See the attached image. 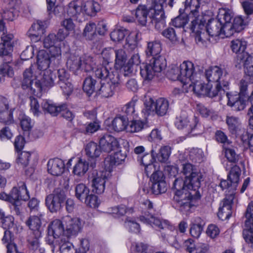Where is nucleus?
Returning a JSON list of instances; mask_svg holds the SVG:
<instances>
[{
  "label": "nucleus",
  "mask_w": 253,
  "mask_h": 253,
  "mask_svg": "<svg viewBox=\"0 0 253 253\" xmlns=\"http://www.w3.org/2000/svg\"><path fill=\"white\" fill-rule=\"evenodd\" d=\"M202 173L199 170L189 176L175 178L171 187L172 200L181 211H187L193 207H197L202 195L199 190L204 180Z\"/></svg>",
  "instance_id": "nucleus-1"
},
{
  "label": "nucleus",
  "mask_w": 253,
  "mask_h": 253,
  "mask_svg": "<svg viewBox=\"0 0 253 253\" xmlns=\"http://www.w3.org/2000/svg\"><path fill=\"white\" fill-rule=\"evenodd\" d=\"M205 75L208 83L206 84L202 83L195 84L193 90L197 94L210 97H221L229 90L228 73L223 65L211 66L205 71Z\"/></svg>",
  "instance_id": "nucleus-2"
},
{
  "label": "nucleus",
  "mask_w": 253,
  "mask_h": 253,
  "mask_svg": "<svg viewBox=\"0 0 253 253\" xmlns=\"http://www.w3.org/2000/svg\"><path fill=\"white\" fill-rule=\"evenodd\" d=\"M112 64V63H111ZM95 76L100 79L97 94L105 98L112 96L120 84L119 72L112 68L110 62L100 65L95 71Z\"/></svg>",
  "instance_id": "nucleus-3"
},
{
  "label": "nucleus",
  "mask_w": 253,
  "mask_h": 253,
  "mask_svg": "<svg viewBox=\"0 0 253 253\" xmlns=\"http://www.w3.org/2000/svg\"><path fill=\"white\" fill-rule=\"evenodd\" d=\"M99 10V4L93 0L85 2L82 0H75L69 3L67 13L71 17L81 22L85 14L94 16Z\"/></svg>",
  "instance_id": "nucleus-4"
},
{
  "label": "nucleus",
  "mask_w": 253,
  "mask_h": 253,
  "mask_svg": "<svg viewBox=\"0 0 253 253\" xmlns=\"http://www.w3.org/2000/svg\"><path fill=\"white\" fill-rule=\"evenodd\" d=\"M142 208L147 210L144 211L143 215L140 216V220L153 228H158L163 230H168L170 231L175 229V227L172 225L167 220H161L154 216L155 210L153 208V203L148 199L142 202Z\"/></svg>",
  "instance_id": "nucleus-5"
},
{
  "label": "nucleus",
  "mask_w": 253,
  "mask_h": 253,
  "mask_svg": "<svg viewBox=\"0 0 253 253\" xmlns=\"http://www.w3.org/2000/svg\"><path fill=\"white\" fill-rule=\"evenodd\" d=\"M167 66L165 58L161 55L152 57L149 63H142L140 67V74L144 80L150 81L157 73L161 72Z\"/></svg>",
  "instance_id": "nucleus-6"
},
{
  "label": "nucleus",
  "mask_w": 253,
  "mask_h": 253,
  "mask_svg": "<svg viewBox=\"0 0 253 253\" xmlns=\"http://www.w3.org/2000/svg\"><path fill=\"white\" fill-rule=\"evenodd\" d=\"M176 0H154L152 3L154 13L151 18V22L155 25V29L161 30L166 25L164 5H168L171 8Z\"/></svg>",
  "instance_id": "nucleus-7"
},
{
  "label": "nucleus",
  "mask_w": 253,
  "mask_h": 253,
  "mask_svg": "<svg viewBox=\"0 0 253 253\" xmlns=\"http://www.w3.org/2000/svg\"><path fill=\"white\" fill-rule=\"evenodd\" d=\"M29 199V193L25 183H23L18 187H13L9 194L5 192L0 193V199L12 204L15 206V210L17 214L20 213L18 207L21 204L20 201H25Z\"/></svg>",
  "instance_id": "nucleus-8"
},
{
  "label": "nucleus",
  "mask_w": 253,
  "mask_h": 253,
  "mask_svg": "<svg viewBox=\"0 0 253 253\" xmlns=\"http://www.w3.org/2000/svg\"><path fill=\"white\" fill-rule=\"evenodd\" d=\"M41 106L45 114L49 113L53 116H57L59 113L62 112V117L71 122V124L75 118V113L67 109V105L65 103L57 105L51 100H44L41 103Z\"/></svg>",
  "instance_id": "nucleus-9"
},
{
  "label": "nucleus",
  "mask_w": 253,
  "mask_h": 253,
  "mask_svg": "<svg viewBox=\"0 0 253 253\" xmlns=\"http://www.w3.org/2000/svg\"><path fill=\"white\" fill-rule=\"evenodd\" d=\"M66 199L65 191L60 188H56L52 194L46 196L45 205L50 212H56L63 208Z\"/></svg>",
  "instance_id": "nucleus-10"
},
{
  "label": "nucleus",
  "mask_w": 253,
  "mask_h": 253,
  "mask_svg": "<svg viewBox=\"0 0 253 253\" xmlns=\"http://www.w3.org/2000/svg\"><path fill=\"white\" fill-rule=\"evenodd\" d=\"M14 44L12 34L3 35L0 40V61L2 63H11Z\"/></svg>",
  "instance_id": "nucleus-11"
},
{
  "label": "nucleus",
  "mask_w": 253,
  "mask_h": 253,
  "mask_svg": "<svg viewBox=\"0 0 253 253\" xmlns=\"http://www.w3.org/2000/svg\"><path fill=\"white\" fill-rule=\"evenodd\" d=\"M42 71L43 74L41 80L35 82L34 95L37 96H41V93L43 89H45V87L53 86L56 80V72L47 69Z\"/></svg>",
  "instance_id": "nucleus-12"
},
{
  "label": "nucleus",
  "mask_w": 253,
  "mask_h": 253,
  "mask_svg": "<svg viewBox=\"0 0 253 253\" xmlns=\"http://www.w3.org/2000/svg\"><path fill=\"white\" fill-rule=\"evenodd\" d=\"M246 220L243 230V237L248 244H253V201L251 202L245 213Z\"/></svg>",
  "instance_id": "nucleus-13"
},
{
  "label": "nucleus",
  "mask_w": 253,
  "mask_h": 253,
  "mask_svg": "<svg viewBox=\"0 0 253 253\" xmlns=\"http://www.w3.org/2000/svg\"><path fill=\"white\" fill-rule=\"evenodd\" d=\"M174 125L177 129H186L188 132H190L199 129L201 126V124L199 123V119L197 117L194 116L192 122L191 123L185 112H182L180 115L175 118Z\"/></svg>",
  "instance_id": "nucleus-14"
},
{
  "label": "nucleus",
  "mask_w": 253,
  "mask_h": 253,
  "mask_svg": "<svg viewBox=\"0 0 253 253\" xmlns=\"http://www.w3.org/2000/svg\"><path fill=\"white\" fill-rule=\"evenodd\" d=\"M109 173L107 171L93 170L90 178L92 179V192L101 194L104 192L105 184L108 180Z\"/></svg>",
  "instance_id": "nucleus-15"
},
{
  "label": "nucleus",
  "mask_w": 253,
  "mask_h": 253,
  "mask_svg": "<svg viewBox=\"0 0 253 253\" xmlns=\"http://www.w3.org/2000/svg\"><path fill=\"white\" fill-rule=\"evenodd\" d=\"M206 29L208 35L211 37H217L223 36L226 37L231 36L230 32L226 31L223 26V23L220 21V19L211 18L206 26Z\"/></svg>",
  "instance_id": "nucleus-16"
},
{
  "label": "nucleus",
  "mask_w": 253,
  "mask_h": 253,
  "mask_svg": "<svg viewBox=\"0 0 253 253\" xmlns=\"http://www.w3.org/2000/svg\"><path fill=\"white\" fill-rule=\"evenodd\" d=\"M247 47V42L245 41L236 39L231 42V48L233 52L237 54V67L239 68L243 66L244 68V61L247 58V56L253 57L248 52H245Z\"/></svg>",
  "instance_id": "nucleus-17"
},
{
  "label": "nucleus",
  "mask_w": 253,
  "mask_h": 253,
  "mask_svg": "<svg viewBox=\"0 0 253 253\" xmlns=\"http://www.w3.org/2000/svg\"><path fill=\"white\" fill-rule=\"evenodd\" d=\"M10 101L7 97L0 95V122L5 125L13 122L14 108H10Z\"/></svg>",
  "instance_id": "nucleus-18"
},
{
  "label": "nucleus",
  "mask_w": 253,
  "mask_h": 253,
  "mask_svg": "<svg viewBox=\"0 0 253 253\" xmlns=\"http://www.w3.org/2000/svg\"><path fill=\"white\" fill-rule=\"evenodd\" d=\"M225 94L228 99L227 105L230 107L233 111H240L245 108L247 97L239 95L237 91L227 90Z\"/></svg>",
  "instance_id": "nucleus-19"
},
{
  "label": "nucleus",
  "mask_w": 253,
  "mask_h": 253,
  "mask_svg": "<svg viewBox=\"0 0 253 253\" xmlns=\"http://www.w3.org/2000/svg\"><path fill=\"white\" fill-rule=\"evenodd\" d=\"M58 76L57 84L62 89L63 94L69 96L73 92V86L71 83L70 75L63 68L57 70L56 76Z\"/></svg>",
  "instance_id": "nucleus-20"
},
{
  "label": "nucleus",
  "mask_w": 253,
  "mask_h": 253,
  "mask_svg": "<svg viewBox=\"0 0 253 253\" xmlns=\"http://www.w3.org/2000/svg\"><path fill=\"white\" fill-rule=\"evenodd\" d=\"M63 222L65 228L64 233L68 238L76 236L82 230V221L78 217L71 218L67 216L63 219Z\"/></svg>",
  "instance_id": "nucleus-21"
},
{
  "label": "nucleus",
  "mask_w": 253,
  "mask_h": 253,
  "mask_svg": "<svg viewBox=\"0 0 253 253\" xmlns=\"http://www.w3.org/2000/svg\"><path fill=\"white\" fill-rule=\"evenodd\" d=\"M179 70L181 75V83L184 84H188L189 82L195 83V84L197 83V81L195 80V76L196 73L195 72V67L194 64L189 61H185L180 64Z\"/></svg>",
  "instance_id": "nucleus-22"
},
{
  "label": "nucleus",
  "mask_w": 253,
  "mask_h": 253,
  "mask_svg": "<svg viewBox=\"0 0 253 253\" xmlns=\"http://www.w3.org/2000/svg\"><path fill=\"white\" fill-rule=\"evenodd\" d=\"M150 181L152 182L151 189L153 194L159 195L167 191V184L163 172H159L150 176Z\"/></svg>",
  "instance_id": "nucleus-23"
},
{
  "label": "nucleus",
  "mask_w": 253,
  "mask_h": 253,
  "mask_svg": "<svg viewBox=\"0 0 253 253\" xmlns=\"http://www.w3.org/2000/svg\"><path fill=\"white\" fill-rule=\"evenodd\" d=\"M44 47L48 49V52L53 57H60L61 55V43L56 38L55 34H50L43 42Z\"/></svg>",
  "instance_id": "nucleus-24"
},
{
  "label": "nucleus",
  "mask_w": 253,
  "mask_h": 253,
  "mask_svg": "<svg viewBox=\"0 0 253 253\" xmlns=\"http://www.w3.org/2000/svg\"><path fill=\"white\" fill-rule=\"evenodd\" d=\"M99 144L102 151L106 153L115 151L120 146L118 140L108 133H105L100 137Z\"/></svg>",
  "instance_id": "nucleus-25"
},
{
  "label": "nucleus",
  "mask_w": 253,
  "mask_h": 253,
  "mask_svg": "<svg viewBox=\"0 0 253 253\" xmlns=\"http://www.w3.org/2000/svg\"><path fill=\"white\" fill-rule=\"evenodd\" d=\"M45 22L38 20L33 23L28 31L27 35L30 38L32 42H39L45 32Z\"/></svg>",
  "instance_id": "nucleus-26"
},
{
  "label": "nucleus",
  "mask_w": 253,
  "mask_h": 253,
  "mask_svg": "<svg viewBox=\"0 0 253 253\" xmlns=\"http://www.w3.org/2000/svg\"><path fill=\"white\" fill-rule=\"evenodd\" d=\"M44 216V213L38 212L36 215H31L26 221V225L33 231L34 235L41 237L42 219Z\"/></svg>",
  "instance_id": "nucleus-27"
},
{
  "label": "nucleus",
  "mask_w": 253,
  "mask_h": 253,
  "mask_svg": "<svg viewBox=\"0 0 253 253\" xmlns=\"http://www.w3.org/2000/svg\"><path fill=\"white\" fill-rule=\"evenodd\" d=\"M48 172L54 176H60L64 171L65 166L61 159L55 158L50 159L47 164Z\"/></svg>",
  "instance_id": "nucleus-28"
},
{
  "label": "nucleus",
  "mask_w": 253,
  "mask_h": 253,
  "mask_svg": "<svg viewBox=\"0 0 253 253\" xmlns=\"http://www.w3.org/2000/svg\"><path fill=\"white\" fill-rule=\"evenodd\" d=\"M137 101V96H133L131 100L122 108V114L121 115L127 119L129 122L137 118V113L135 110V106Z\"/></svg>",
  "instance_id": "nucleus-29"
},
{
  "label": "nucleus",
  "mask_w": 253,
  "mask_h": 253,
  "mask_svg": "<svg viewBox=\"0 0 253 253\" xmlns=\"http://www.w3.org/2000/svg\"><path fill=\"white\" fill-rule=\"evenodd\" d=\"M38 80L36 77L33 76L32 69L29 68L26 69L23 73V79L22 82L21 86L24 89H27L28 92L34 95V89L35 82Z\"/></svg>",
  "instance_id": "nucleus-30"
},
{
  "label": "nucleus",
  "mask_w": 253,
  "mask_h": 253,
  "mask_svg": "<svg viewBox=\"0 0 253 253\" xmlns=\"http://www.w3.org/2000/svg\"><path fill=\"white\" fill-rule=\"evenodd\" d=\"M56 57L52 56L48 51L45 50H40L37 53V65L39 70H45L47 69L52 61L53 58Z\"/></svg>",
  "instance_id": "nucleus-31"
},
{
  "label": "nucleus",
  "mask_w": 253,
  "mask_h": 253,
  "mask_svg": "<svg viewBox=\"0 0 253 253\" xmlns=\"http://www.w3.org/2000/svg\"><path fill=\"white\" fill-rule=\"evenodd\" d=\"M195 18L191 22L190 25V30L192 33L195 34V41L197 42H203L204 41L202 37V31L205 27L206 20L204 18H202L200 20L197 16H194Z\"/></svg>",
  "instance_id": "nucleus-32"
},
{
  "label": "nucleus",
  "mask_w": 253,
  "mask_h": 253,
  "mask_svg": "<svg viewBox=\"0 0 253 253\" xmlns=\"http://www.w3.org/2000/svg\"><path fill=\"white\" fill-rule=\"evenodd\" d=\"M59 219H55L52 221L48 226V234L52 236H55L60 239L62 237H66L64 232L65 229V224Z\"/></svg>",
  "instance_id": "nucleus-33"
},
{
  "label": "nucleus",
  "mask_w": 253,
  "mask_h": 253,
  "mask_svg": "<svg viewBox=\"0 0 253 253\" xmlns=\"http://www.w3.org/2000/svg\"><path fill=\"white\" fill-rule=\"evenodd\" d=\"M126 157V154L123 153L122 150L116 151L113 155H111L105 158L104 160L105 167L110 169L114 165L121 164Z\"/></svg>",
  "instance_id": "nucleus-34"
},
{
  "label": "nucleus",
  "mask_w": 253,
  "mask_h": 253,
  "mask_svg": "<svg viewBox=\"0 0 253 253\" xmlns=\"http://www.w3.org/2000/svg\"><path fill=\"white\" fill-rule=\"evenodd\" d=\"M226 123L228 126L229 131L236 137L242 132V125L239 118L234 116H227Z\"/></svg>",
  "instance_id": "nucleus-35"
},
{
  "label": "nucleus",
  "mask_w": 253,
  "mask_h": 253,
  "mask_svg": "<svg viewBox=\"0 0 253 253\" xmlns=\"http://www.w3.org/2000/svg\"><path fill=\"white\" fill-rule=\"evenodd\" d=\"M108 62L109 61L107 60H104L101 65H98L96 67V64L93 61V58L89 56H85L84 57H83L82 67L81 68L80 71L86 73L94 71L95 73V71L98 67L103 65L104 66H106Z\"/></svg>",
  "instance_id": "nucleus-36"
},
{
  "label": "nucleus",
  "mask_w": 253,
  "mask_h": 253,
  "mask_svg": "<svg viewBox=\"0 0 253 253\" xmlns=\"http://www.w3.org/2000/svg\"><path fill=\"white\" fill-rule=\"evenodd\" d=\"M232 203L227 199H225L223 202V205L220 207L217 213L218 218L222 220L229 219L232 214Z\"/></svg>",
  "instance_id": "nucleus-37"
},
{
  "label": "nucleus",
  "mask_w": 253,
  "mask_h": 253,
  "mask_svg": "<svg viewBox=\"0 0 253 253\" xmlns=\"http://www.w3.org/2000/svg\"><path fill=\"white\" fill-rule=\"evenodd\" d=\"M82 58L74 54H71L67 59L66 66L70 71L78 74L82 67Z\"/></svg>",
  "instance_id": "nucleus-38"
},
{
  "label": "nucleus",
  "mask_w": 253,
  "mask_h": 253,
  "mask_svg": "<svg viewBox=\"0 0 253 253\" xmlns=\"http://www.w3.org/2000/svg\"><path fill=\"white\" fill-rule=\"evenodd\" d=\"M149 13V10L145 5H139L135 10V18L141 26H145L147 21V18Z\"/></svg>",
  "instance_id": "nucleus-39"
},
{
  "label": "nucleus",
  "mask_w": 253,
  "mask_h": 253,
  "mask_svg": "<svg viewBox=\"0 0 253 253\" xmlns=\"http://www.w3.org/2000/svg\"><path fill=\"white\" fill-rule=\"evenodd\" d=\"M162 51L161 43L159 41H152L147 42V46L145 49V53L148 57H155L161 56Z\"/></svg>",
  "instance_id": "nucleus-40"
},
{
  "label": "nucleus",
  "mask_w": 253,
  "mask_h": 253,
  "mask_svg": "<svg viewBox=\"0 0 253 253\" xmlns=\"http://www.w3.org/2000/svg\"><path fill=\"white\" fill-rule=\"evenodd\" d=\"M169 108V101L165 98H160L156 100L155 103V113L159 116H164L168 112Z\"/></svg>",
  "instance_id": "nucleus-41"
},
{
  "label": "nucleus",
  "mask_w": 253,
  "mask_h": 253,
  "mask_svg": "<svg viewBox=\"0 0 253 253\" xmlns=\"http://www.w3.org/2000/svg\"><path fill=\"white\" fill-rule=\"evenodd\" d=\"M129 122L121 115H117L112 121V128L116 132H120L127 129Z\"/></svg>",
  "instance_id": "nucleus-42"
},
{
  "label": "nucleus",
  "mask_w": 253,
  "mask_h": 253,
  "mask_svg": "<svg viewBox=\"0 0 253 253\" xmlns=\"http://www.w3.org/2000/svg\"><path fill=\"white\" fill-rule=\"evenodd\" d=\"M99 83L92 77H87L84 82L83 89L84 91L89 96L94 92L97 93Z\"/></svg>",
  "instance_id": "nucleus-43"
},
{
  "label": "nucleus",
  "mask_w": 253,
  "mask_h": 253,
  "mask_svg": "<svg viewBox=\"0 0 253 253\" xmlns=\"http://www.w3.org/2000/svg\"><path fill=\"white\" fill-rule=\"evenodd\" d=\"M16 153V163L23 168L27 167L29 164L32 157V153L29 151H18Z\"/></svg>",
  "instance_id": "nucleus-44"
},
{
  "label": "nucleus",
  "mask_w": 253,
  "mask_h": 253,
  "mask_svg": "<svg viewBox=\"0 0 253 253\" xmlns=\"http://www.w3.org/2000/svg\"><path fill=\"white\" fill-rule=\"evenodd\" d=\"M58 247L60 253H77L73 244L69 241V238L62 237L58 242Z\"/></svg>",
  "instance_id": "nucleus-45"
},
{
  "label": "nucleus",
  "mask_w": 253,
  "mask_h": 253,
  "mask_svg": "<svg viewBox=\"0 0 253 253\" xmlns=\"http://www.w3.org/2000/svg\"><path fill=\"white\" fill-rule=\"evenodd\" d=\"M179 13V15L172 19L170 23V25L173 26L175 28L184 27L188 21V15L187 13L184 12V9L180 8Z\"/></svg>",
  "instance_id": "nucleus-46"
},
{
  "label": "nucleus",
  "mask_w": 253,
  "mask_h": 253,
  "mask_svg": "<svg viewBox=\"0 0 253 253\" xmlns=\"http://www.w3.org/2000/svg\"><path fill=\"white\" fill-rule=\"evenodd\" d=\"M102 150L100 145L94 142L90 141L87 143L85 148V152L86 156L91 158L94 159L98 157Z\"/></svg>",
  "instance_id": "nucleus-47"
},
{
  "label": "nucleus",
  "mask_w": 253,
  "mask_h": 253,
  "mask_svg": "<svg viewBox=\"0 0 253 253\" xmlns=\"http://www.w3.org/2000/svg\"><path fill=\"white\" fill-rule=\"evenodd\" d=\"M96 32V24L94 22H90L85 25L83 33V36L85 40L92 41L97 36Z\"/></svg>",
  "instance_id": "nucleus-48"
},
{
  "label": "nucleus",
  "mask_w": 253,
  "mask_h": 253,
  "mask_svg": "<svg viewBox=\"0 0 253 253\" xmlns=\"http://www.w3.org/2000/svg\"><path fill=\"white\" fill-rule=\"evenodd\" d=\"M88 167L89 163L85 160L80 158L74 166L73 173L78 176H83L88 170Z\"/></svg>",
  "instance_id": "nucleus-49"
},
{
  "label": "nucleus",
  "mask_w": 253,
  "mask_h": 253,
  "mask_svg": "<svg viewBox=\"0 0 253 253\" xmlns=\"http://www.w3.org/2000/svg\"><path fill=\"white\" fill-rule=\"evenodd\" d=\"M205 222L201 218L198 217L195 220V222L193 223L190 227V233L191 236L194 238H198L203 230Z\"/></svg>",
  "instance_id": "nucleus-50"
},
{
  "label": "nucleus",
  "mask_w": 253,
  "mask_h": 253,
  "mask_svg": "<svg viewBox=\"0 0 253 253\" xmlns=\"http://www.w3.org/2000/svg\"><path fill=\"white\" fill-rule=\"evenodd\" d=\"M115 63L114 68H122L126 62L127 56L124 49L120 48L115 50Z\"/></svg>",
  "instance_id": "nucleus-51"
},
{
  "label": "nucleus",
  "mask_w": 253,
  "mask_h": 253,
  "mask_svg": "<svg viewBox=\"0 0 253 253\" xmlns=\"http://www.w3.org/2000/svg\"><path fill=\"white\" fill-rule=\"evenodd\" d=\"M241 173V170L239 166L235 165L231 168L227 175V178L231 184H233V187H236L239 183Z\"/></svg>",
  "instance_id": "nucleus-52"
},
{
  "label": "nucleus",
  "mask_w": 253,
  "mask_h": 253,
  "mask_svg": "<svg viewBox=\"0 0 253 253\" xmlns=\"http://www.w3.org/2000/svg\"><path fill=\"white\" fill-rule=\"evenodd\" d=\"M12 65V62L11 63H2L0 65V83L4 81L5 77H12L13 76Z\"/></svg>",
  "instance_id": "nucleus-53"
},
{
  "label": "nucleus",
  "mask_w": 253,
  "mask_h": 253,
  "mask_svg": "<svg viewBox=\"0 0 253 253\" xmlns=\"http://www.w3.org/2000/svg\"><path fill=\"white\" fill-rule=\"evenodd\" d=\"M247 25L246 21L243 19L242 16H238L234 18L233 22L231 25V30L229 31L232 36L234 32L239 33L243 30Z\"/></svg>",
  "instance_id": "nucleus-54"
},
{
  "label": "nucleus",
  "mask_w": 253,
  "mask_h": 253,
  "mask_svg": "<svg viewBox=\"0 0 253 253\" xmlns=\"http://www.w3.org/2000/svg\"><path fill=\"white\" fill-rule=\"evenodd\" d=\"M243 62L246 78L249 82L253 83V57L247 56Z\"/></svg>",
  "instance_id": "nucleus-55"
},
{
  "label": "nucleus",
  "mask_w": 253,
  "mask_h": 253,
  "mask_svg": "<svg viewBox=\"0 0 253 253\" xmlns=\"http://www.w3.org/2000/svg\"><path fill=\"white\" fill-rule=\"evenodd\" d=\"M184 12L189 14H192L194 16L198 15V9L200 8V2L199 0H191L189 3H187V0L184 2Z\"/></svg>",
  "instance_id": "nucleus-56"
},
{
  "label": "nucleus",
  "mask_w": 253,
  "mask_h": 253,
  "mask_svg": "<svg viewBox=\"0 0 253 253\" xmlns=\"http://www.w3.org/2000/svg\"><path fill=\"white\" fill-rule=\"evenodd\" d=\"M171 147L166 145L162 146L159 150V153L156 154L157 158L162 163H167L171 154Z\"/></svg>",
  "instance_id": "nucleus-57"
},
{
  "label": "nucleus",
  "mask_w": 253,
  "mask_h": 253,
  "mask_svg": "<svg viewBox=\"0 0 253 253\" xmlns=\"http://www.w3.org/2000/svg\"><path fill=\"white\" fill-rule=\"evenodd\" d=\"M89 193V189L85 184L80 183L77 185L75 188V196L80 201H83Z\"/></svg>",
  "instance_id": "nucleus-58"
},
{
  "label": "nucleus",
  "mask_w": 253,
  "mask_h": 253,
  "mask_svg": "<svg viewBox=\"0 0 253 253\" xmlns=\"http://www.w3.org/2000/svg\"><path fill=\"white\" fill-rule=\"evenodd\" d=\"M233 18L232 15L228 11H224L223 14H219L218 15L217 18L220 19V21L223 23V26L226 31H229L231 30V25L232 23L231 22Z\"/></svg>",
  "instance_id": "nucleus-59"
},
{
  "label": "nucleus",
  "mask_w": 253,
  "mask_h": 253,
  "mask_svg": "<svg viewBox=\"0 0 253 253\" xmlns=\"http://www.w3.org/2000/svg\"><path fill=\"white\" fill-rule=\"evenodd\" d=\"M111 211L112 214L120 217L126 214L129 215L132 213L133 212V209L132 208H127L125 205H121L112 208Z\"/></svg>",
  "instance_id": "nucleus-60"
},
{
  "label": "nucleus",
  "mask_w": 253,
  "mask_h": 253,
  "mask_svg": "<svg viewBox=\"0 0 253 253\" xmlns=\"http://www.w3.org/2000/svg\"><path fill=\"white\" fill-rule=\"evenodd\" d=\"M127 34L128 31L126 29H119L112 31L110 33V38L115 42H120L123 41Z\"/></svg>",
  "instance_id": "nucleus-61"
},
{
  "label": "nucleus",
  "mask_w": 253,
  "mask_h": 253,
  "mask_svg": "<svg viewBox=\"0 0 253 253\" xmlns=\"http://www.w3.org/2000/svg\"><path fill=\"white\" fill-rule=\"evenodd\" d=\"M204 153L201 149L193 148L189 153V159L195 163H201L203 161Z\"/></svg>",
  "instance_id": "nucleus-62"
},
{
  "label": "nucleus",
  "mask_w": 253,
  "mask_h": 253,
  "mask_svg": "<svg viewBox=\"0 0 253 253\" xmlns=\"http://www.w3.org/2000/svg\"><path fill=\"white\" fill-rule=\"evenodd\" d=\"M130 125H128L127 131L130 132H137L141 131L144 127L145 123L140 120L135 119L130 121Z\"/></svg>",
  "instance_id": "nucleus-63"
},
{
  "label": "nucleus",
  "mask_w": 253,
  "mask_h": 253,
  "mask_svg": "<svg viewBox=\"0 0 253 253\" xmlns=\"http://www.w3.org/2000/svg\"><path fill=\"white\" fill-rule=\"evenodd\" d=\"M20 126L24 133L29 134L33 126V123L29 117L24 115L20 120Z\"/></svg>",
  "instance_id": "nucleus-64"
}]
</instances>
